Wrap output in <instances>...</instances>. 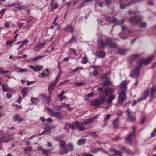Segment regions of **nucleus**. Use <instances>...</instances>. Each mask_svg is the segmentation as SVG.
<instances>
[{"mask_svg": "<svg viewBox=\"0 0 156 156\" xmlns=\"http://www.w3.org/2000/svg\"><path fill=\"white\" fill-rule=\"evenodd\" d=\"M119 54L120 55H125L126 53V51L125 49L119 48L118 49Z\"/></svg>", "mask_w": 156, "mask_h": 156, "instance_id": "c756f323", "label": "nucleus"}, {"mask_svg": "<svg viewBox=\"0 0 156 156\" xmlns=\"http://www.w3.org/2000/svg\"><path fill=\"white\" fill-rule=\"evenodd\" d=\"M17 8L20 10H21L22 9H25L27 8V7L25 5H23L19 6L17 7Z\"/></svg>", "mask_w": 156, "mask_h": 156, "instance_id": "13d9d810", "label": "nucleus"}, {"mask_svg": "<svg viewBox=\"0 0 156 156\" xmlns=\"http://www.w3.org/2000/svg\"><path fill=\"white\" fill-rule=\"evenodd\" d=\"M14 42V40L7 41L6 43V46H8L11 45Z\"/></svg>", "mask_w": 156, "mask_h": 156, "instance_id": "864d4df0", "label": "nucleus"}, {"mask_svg": "<svg viewBox=\"0 0 156 156\" xmlns=\"http://www.w3.org/2000/svg\"><path fill=\"white\" fill-rule=\"evenodd\" d=\"M84 57L83 58L81 62V63L85 64L87 63L88 62L87 58V57L85 54H84Z\"/></svg>", "mask_w": 156, "mask_h": 156, "instance_id": "7c9ffc66", "label": "nucleus"}, {"mask_svg": "<svg viewBox=\"0 0 156 156\" xmlns=\"http://www.w3.org/2000/svg\"><path fill=\"white\" fill-rule=\"evenodd\" d=\"M115 98V97L113 95L110 96L108 98L106 102L108 104L110 103Z\"/></svg>", "mask_w": 156, "mask_h": 156, "instance_id": "c85d7f7f", "label": "nucleus"}, {"mask_svg": "<svg viewBox=\"0 0 156 156\" xmlns=\"http://www.w3.org/2000/svg\"><path fill=\"white\" fill-rule=\"evenodd\" d=\"M156 92V86H153L151 88V94H154Z\"/></svg>", "mask_w": 156, "mask_h": 156, "instance_id": "e433bc0d", "label": "nucleus"}, {"mask_svg": "<svg viewBox=\"0 0 156 156\" xmlns=\"http://www.w3.org/2000/svg\"><path fill=\"white\" fill-rule=\"evenodd\" d=\"M126 98L125 93L124 92L121 91L119 94L118 97V102L119 103H122Z\"/></svg>", "mask_w": 156, "mask_h": 156, "instance_id": "9d476101", "label": "nucleus"}, {"mask_svg": "<svg viewBox=\"0 0 156 156\" xmlns=\"http://www.w3.org/2000/svg\"><path fill=\"white\" fill-rule=\"evenodd\" d=\"M125 21V19H123L122 20H121L119 21V22H118V23H116V24H115L114 26H113L112 28L114 27L116 25H121L123 23H124V22Z\"/></svg>", "mask_w": 156, "mask_h": 156, "instance_id": "49530a36", "label": "nucleus"}, {"mask_svg": "<svg viewBox=\"0 0 156 156\" xmlns=\"http://www.w3.org/2000/svg\"><path fill=\"white\" fill-rule=\"evenodd\" d=\"M37 99V98L35 97H31V101L32 104H34Z\"/></svg>", "mask_w": 156, "mask_h": 156, "instance_id": "09e8293b", "label": "nucleus"}, {"mask_svg": "<svg viewBox=\"0 0 156 156\" xmlns=\"http://www.w3.org/2000/svg\"><path fill=\"white\" fill-rule=\"evenodd\" d=\"M46 44L44 42L40 43L34 48L33 50L34 51H37L43 48L45 46Z\"/></svg>", "mask_w": 156, "mask_h": 156, "instance_id": "2eb2a0df", "label": "nucleus"}, {"mask_svg": "<svg viewBox=\"0 0 156 156\" xmlns=\"http://www.w3.org/2000/svg\"><path fill=\"white\" fill-rule=\"evenodd\" d=\"M105 18L106 20L109 22L110 23H116L117 21V19L115 18H113L112 20L110 16H105Z\"/></svg>", "mask_w": 156, "mask_h": 156, "instance_id": "f3484780", "label": "nucleus"}, {"mask_svg": "<svg viewBox=\"0 0 156 156\" xmlns=\"http://www.w3.org/2000/svg\"><path fill=\"white\" fill-rule=\"evenodd\" d=\"M106 45L110 49L115 50L117 48V44L116 43L112 42V39L108 37L106 41Z\"/></svg>", "mask_w": 156, "mask_h": 156, "instance_id": "f03ea898", "label": "nucleus"}, {"mask_svg": "<svg viewBox=\"0 0 156 156\" xmlns=\"http://www.w3.org/2000/svg\"><path fill=\"white\" fill-rule=\"evenodd\" d=\"M119 118L117 117L115 120L113 122V127L114 129H117L119 126Z\"/></svg>", "mask_w": 156, "mask_h": 156, "instance_id": "a878e982", "label": "nucleus"}, {"mask_svg": "<svg viewBox=\"0 0 156 156\" xmlns=\"http://www.w3.org/2000/svg\"><path fill=\"white\" fill-rule=\"evenodd\" d=\"M131 4L129 3L128 4H125L123 3L120 4V8L121 9H123L125 8L126 7L129 6Z\"/></svg>", "mask_w": 156, "mask_h": 156, "instance_id": "473e14b6", "label": "nucleus"}, {"mask_svg": "<svg viewBox=\"0 0 156 156\" xmlns=\"http://www.w3.org/2000/svg\"><path fill=\"white\" fill-rule=\"evenodd\" d=\"M105 98H100L96 99L94 102V105L97 106L103 103L105 101Z\"/></svg>", "mask_w": 156, "mask_h": 156, "instance_id": "9b49d317", "label": "nucleus"}, {"mask_svg": "<svg viewBox=\"0 0 156 156\" xmlns=\"http://www.w3.org/2000/svg\"><path fill=\"white\" fill-rule=\"evenodd\" d=\"M92 0H86L83 2L82 3V6H86L88 5L89 3H90Z\"/></svg>", "mask_w": 156, "mask_h": 156, "instance_id": "2f4dec72", "label": "nucleus"}, {"mask_svg": "<svg viewBox=\"0 0 156 156\" xmlns=\"http://www.w3.org/2000/svg\"><path fill=\"white\" fill-rule=\"evenodd\" d=\"M28 89L27 88H25L23 89L22 90V93L25 95L27 94Z\"/></svg>", "mask_w": 156, "mask_h": 156, "instance_id": "79ce46f5", "label": "nucleus"}, {"mask_svg": "<svg viewBox=\"0 0 156 156\" xmlns=\"http://www.w3.org/2000/svg\"><path fill=\"white\" fill-rule=\"evenodd\" d=\"M41 97L43 101L45 102L46 104H49L52 101L51 98L50 96L47 97L45 95H42Z\"/></svg>", "mask_w": 156, "mask_h": 156, "instance_id": "4468645a", "label": "nucleus"}, {"mask_svg": "<svg viewBox=\"0 0 156 156\" xmlns=\"http://www.w3.org/2000/svg\"><path fill=\"white\" fill-rule=\"evenodd\" d=\"M48 110L49 112L52 116L55 117L59 119H61L62 118V116L61 115V113L55 112L50 108H48Z\"/></svg>", "mask_w": 156, "mask_h": 156, "instance_id": "0eeeda50", "label": "nucleus"}, {"mask_svg": "<svg viewBox=\"0 0 156 156\" xmlns=\"http://www.w3.org/2000/svg\"><path fill=\"white\" fill-rule=\"evenodd\" d=\"M61 105L62 108H63L64 109L66 108H69V104H67L65 103H62Z\"/></svg>", "mask_w": 156, "mask_h": 156, "instance_id": "a19ab883", "label": "nucleus"}, {"mask_svg": "<svg viewBox=\"0 0 156 156\" xmlns=\"http://www.w3.org/2000/svg\"><path fill=\"white\" fill-rule=\"evenodd\" d=\"M64 30L66 32H72L73 31V27L70 25L67 26Z\"/></svg>", "mask_w": 156, "mask_h": 156, "instance_id": "cd10ccee", "label": "nucleus"}, {"mask_svg": "<svg viewBox=\"0 0 156 156\" xmlns=\"http://www.w3.org/2000/svg\"><path fill=\"white\" fill-rule=\"evenodd\" d=\"M114 91L113 88H110L109 87L106 88L105 90V94L106 95L113 93Z\"/></svg>", "mask_w": 156, "mask_h": 156, "instance_id": "4be33fe9", "label": "nucleus"}, {"mask_svg": "<svg viewBox=\"0 0 156 156\" xmlns=\"http://www.w3.org/2000/svg\"><path fill=\"white\" fill-rule=\"evenodd\" d=\"M66 147L67 148H64V153H67L69 151H71L73 150V146L71 144H68L67 146L66 145Z\"/></svg>", "mask_w": 156, "mask_h": 156, "instance_id": "a211bd4d", "label": "nucleus"}, {"mask_svg": "<svg viewBox=\"0 0 156 156\" xmlns=\"http://www.w3.org/2000/svg\"><path fill=\"white\" fill-rule=\"evenodd\" d=\"M121 90V91L125 92L127 89L126 83V81H124L122 83L120 86Z\"/></svg>", "mask_w": 156, "mask_h": 156, "instance_id": "412c9836", "label": "nucleus"}, {"mask_svg": "<svg viewBox=\"0 0 156 156\" xmlns=\"http://www.w3.org/2000/svg\"><path fill=\"white\" fill-rule=\"evenodd\" d=\"M154 58L153 56H151L148 57L145 59H140L138 62V66L132 70L130 76L136 77L138 76L139 75V69L142 67V65L150 63Z\"/></svg>", "mask_w": 156, "mask_h": 156, "instance_id": "f257e3e1", "label": "nucleus"}, {"mask_svg": "<svg viewBox=\"0 0 156 156\" xmlns=\"http://www.w3.org/2000/svg\"><path fill=\"white\" fill-rule=\"evenodd\" d=\"M101 149L100 148H95L94 150L92 151L91 152L93 153H96L98 152Z\"/></svg>", "mask_w": 156, "mask_h": 156, "instance_id": "6e6d98bb", "label": "nucleus"}, {"mask_svg": "<svg viewBox=\"0 0 156 156\" xmlns=\"http://www.w3.org/2000/svg\"><path fill=\"white\" fill-rule=\"evenodd\" d=\"M125 152L128 154L133 155L134 154V153L131 152V151L129 149H127L125 151Z\"/></svg>", "mask_w": 156, "mask_h": 156, "instance_id": "c03bdc74", "label": "nucleus"}, {"mask_svg": "<svg viewBox=\"0 0 156 156\" xmlns=\"http://www.w3.org/2000/svg\"><path fill=\"white\" fill-rule=\"evenodd\" d=\"M147 24L145 22H141L140 24V27L144 28L147 26Z\"/></svg>", "mask_w": 156, "mask_h": 156, "instance_id": "a18cd8bd", "label": "nucleus"}, {"mask_svg": "<svg viewBox=\"0 0 156 156\" xmlns=\"http://www.w3.org/2000/svg\"><path fill=\"white\" fill-rule=\"evenodd\" d=\"M101 84L103 86H106L111 84L110 78L108 77L106 79L103 80L101 82Z\"/></svg>", "mask_w": 156, "mask_h": 156, "instance_id": "dca6fc26", "label": "nucleus"}, {"mask_svg": "<svg viewBox=\"0 0 156 156\" xmlns=\"http://www.w3.org/2000/svg\"><path fill=\"white\" fill-rule=\"evenodd\" d=\"M110 151L114 152L115 154H114V156L115 155H118L119 156H122V152L120 151H119L113 148H111L110 149Z\"/></svg>", "mask_w": 156, "mask_h": 156, "instance_id": "b1692460", "label": "nucleus"}, {"mask_svg": "<svg viewBox=\"0 0 156 156\" xmlns=\"http://www.w3.org/2000/svg\"><path fill=\"white\" fill-rule=\"evenodd\" d=\"M138 30H135L133 31H130L127 30V33L126 34L123 33H120L118 34L119 37L123 39H125L127 38L128 37V34L130 36H132L131 34V33L133 34L134 35H136L137 34Z\"/></svg>", "mask_w": 156, "mask_h": 156, "instance_id": "7ed1b4c3", "label": "nucleus"}, {"mask_svg": "<svg viewBox=\"0 0 156 156\" xmlns=\"http://www.w3.org/2000/svg\"><path fill=\"white\" fill-rule=\"evenodd\" d=\"M28 67L33 69V70L35 72L40 71L43 68V66L41 65H37L35 66L32 65H29Z\"/></svg>", "mask_w": 156, "mask_h": 156, "instance_id": "ddd939ff", "label": "nucleus"}, {"mask_svg": "<svg viewBox=\"0 0 156 156\" xmlns=\"http://www.w3.org/2000/svg\"><path fill=\"white\" fill-rule=\"evenodd\" d=\"M58 5L57 2H55L54 5H53L52 7H51L53 8L54 9H55L58 8Z\"/></svg>", "mask_w": 156, "mask_h": 156, "instance_id": "052dcab7", "label": "nucleus"}, {"mask_svg": "<svg viewBox=\"0 0 156 156\" xmlns=\"http://www.w3.org/2000/svg\"><path fill=\"white\" fill-rule=\"evenodd\" d=\"M24 45L22 43L20 45V46L17 48V50H19L20 49L23 48L24 47Z\"/></svg>", "mask_w": 156, "mask_h": 156, "instance_id": "69168bd1", "label": "nucleus"}, {"mask_svg": "<svg viewBox=\"0 0 156 156\" xmlns=\"http://www.w3.org/2000/svg\"><path fill=\"white\" fill-rule=\"evenodd\" d=\"M85 129V128L83 126L79 124V130L83 131Z\"/></svg>", "mask_w": 156, "mask_h": 156, "instance_id": "603ef678", "label": "nucleus"}, {"mask_svg": "<svg viewBox=\"0 0 156 156\" xmlns=\"http://www.w3.org/2000/svg\"><path fill=\"white\" fill-rule=\"evenodd\" d=\"M14 121H17L18 123L21 122L23 121V119L21 118L18 114L15 115L14 117Z\"/></svg>", "mask_w": 156, "mask_h": 156, "instance_id": "bb28decb", "label": "nucleus"}, {"mask_svg": "<svg viewBox=\"0 0 156 156\" xmlns=\"http://www.w3.org/2000/svg\"><path fill=\"white\" fill-rule=\"evenodd\" d=\"M9 72V71H4L1 68H0V73L2 74H5Z\"/></svg>", "mask_w": 156, "mask_h": 156, "instance_id": "5fc2aeb1", "label": "nucleus"}, {"mask_svg": "<svg viewBox=\"0 0 156 156\" xmlns=\"http://www.w3.org/2000/svg\"><path fill=\"white\" fill-rule=\"evenodd\" d=\"M132 132L130 133L125 138V140L129 143H131L132 141L131 138L135 136V133L136 131V128L135 126H133L132 127Z\"/></svg>", "mask_w": 156, "mask_h": 156, "instance_id": "423d86ee", "label": "nucleus"}, {"mask_svg": "<svg viewBox=\"0 0 156 156\" xmlns=\"http://www.w3.org/2000/svg\"><path fill=\"white\" fill-rule=\"evenodd\" d=\"M60 146L61 147L64 148L66 146L65 142L62 141H61L60 143Z\"/></svg>", "mask_w": 156, "mask_h": 156, "instance_id": "8fccbe9b", "label": "nucleus"}, {"mask_svg": "<svg viewBox=\"0 0 156 156\" xmlns=\"http://www.w3.org/2000/svg\"><path fill=\"white\" fill-rule=\"evenodd\" d=\"M9 58L12 59V60L14 61L15 59H16V56H14L12 55H11L9 56Z\"/></svg>", "mask_w": 156, "mask_h": 156, "instance_id": "774afa93", "label": "nucleus"}, {"mask_svg": "<svg viewBox=\"0 0 156 156\" xmlns=\"http://www.w3.org/2000/svg\"><path fill=\"white\" fill-rule=\"evenodd\" d=\"M93 75L95 77H98L99 75V73L96 70H94L93 71Z\"/></svg>", "mask_w": 156, "mask_h": 156, "instance_id": "4d7b16f0", "label": "nucleus"}, {"mask_svg": "<svg viewBox=\"0 0 156 156\" xmlns=\"http://www.w3.org/2000/svg\"><path fill=\"white\" fill-rule=\"evenodd\" d=\"M149 94V90H146L145 91L144 94V96L138 99L137 100H135L134 99L133 100V103L132 104V105L133 106H134L136 104L137 102L140 101H142L146 99L147 96Z\"/></svg>", "mask_w": 156, "mask_h": 156, "instance_id": "20e7f679", "label": "nucleus"}, {"mask_svg": "<svg viewBox=\"0 0 156 156\" xmlns=\"http://www.w3.org/2000/svg\"><path fill=\"white\" fill-rule=\"evenodd\" d=\"M6 96L8 99H9L12 97V95L11 94L8 93L6 94Z\"/></svg>", "mask_w": 156, "mask_h": 156, "instance_id": "338daca9", "label": "nucleus"}, {"mask_svg": "<svg viewBox=\"0 0 156 156\" xmlns=\"http://www.w3.org/2000/svg\"><path fill=\"white\" fill-rule=\"evenodd\" d=\"M89 134H91L94 137L96 138L97 136V135L96 134V133L95 132H91L88 133Z\"/></svg>", "mask_w": 156, "mask_h": 156, "instance_id": "3c124183", "label": "nucleus"}, {"mask_svg": "<svg viewBox=\"0 0 156 156\" xmlns=\"http://www.w3.org/2000/svg\"><path fill=\"white\" fill-rule=\"evenodd\" d=\"M44 56V55H40V56L38 55V56H37L36 57H34V58H32L31 59V60H33V61H36L37 60H38L39 58H41L42 57H43Z\"/></svg>", "mask_w": 156, "mask_h": 156, "instance_id": "58836bf2", "label": "nucleus"}, {"mask_svg": "<svg viewBox=\"0 0 156 156\" xmlns=\"http://www.w3.org/2000/svg\"><path fill=\"white\" fill-rule=\"evenodd\" d=\"M96 56L99 58H103L105 56V53L103 51H98L96 53Z\"/></svg>", "mask_w": 156, "mask_h": 156, "instance_id": "393cba45", "label": "nucleus"}, {"mask_svg": "<svg viewBox=\"0 0 156 156\" xmlns=\"http://www.w3.org/2000/svg\"><path fill=\"white\" fill-rule=\"evenodd\" d=\"M98 45L99 48L103 49L105 45V43L102 39H99L98 41Z\"/></svg>", "mask_w": 156, "mask_h": 156, "instance_id": "5701e85b", "label": "nucleus"}, {"mask_svg": "<svg viewBox=\"0 0 156 156\" xmlns=\"http://www.w3.org/2000/svg\"><path fill=\"white\" fill-rule=\"evenodd\" d=\"M11 23V22H6L4 23V25L5 27H8L10 26V23Z\"/></svg>", "mask_w": 156, "mask_h": 156, "instance_id": "bf43d9fd", "label": "nucleus"}, {"mask_svg": "<svg viewBox=\"0 0 156 156\" xmlns=\"http://www.w3.org/2000/svg\"><path fill=\"white\" fill-rule=\"evenodd\" d=\"M111 116V115L110 114H108L107 115H106L104 117V120L105 121L108 120Z\"/></svg>", "mask_w": 156, "mask_h": 156, "instance_id": "de8ad7c7", "label": "nucleus"}, {"mask_svg": "<svg viewBox=\"0 0 156 156\" xmlns=\"http://www.w3.org/2000/svg\"><path fill=\"white\" fill-rule=\"evenodd\" d=\"M57 83V82L56 81H55L52 83L50 85H48V90L49 93L51 94V93L52 90Z\"/></svg>", "mask_w": 156, "mask_h": 156, "instance_id": "6ab92c4d", "label": "nucleus"}, {"mask_svg": "<svg viewBox=\"0 0 156 156\" xmlns=\"http://www.w3.org/2000/svg\"><path fill=\"white\" fill-rule=\"evenodd\" d=\"M14 138L13 135L5 136L3 137V141L5 143H7L13 140Z\"/></svg>", "mask_w": 156, "mask_h": 156, "instance_id": "1a4fd4ad", "label": "nucleus"}, {"mask_svg": "<svg viewBox=\"0 0 156 156\" xmlns=\"http://www.w3.org/2000/svg\"><path fill=\"white\" fill-rule=\"evenodd\" d=\"M65 93L64 91H62L58 95L59 98L60 99L61 101H62L64 99L63 94Z\"/></svg>", "mask_w": 156, "mask_h": 156, "instance_id": "f704fd0d", "label": "nucleus"}, {"mask_svg": "<svg viewBox=\"0 0 156 156\" xmlns=\"http://www.w3.org/2000/svg\"><path fill=\"white\" fill-rule=\"evenodd\" d=\"M97 90L100 93H101L103 92V89L101 87L98 88H97Z\"/></svg>", "mask_w": 156, "mask_h": 156, "instance_id": "680f3d73", "label": "nucleus"}, {"mask_svg": "<svg viewBox=\"0 0 156 156\" xmlns=\"http://www.w3.org/2000/svg\"><path fill=\"white\" fill-rule=\"evenodd\" d=\"M53 108L57 111H60L61 110V108H62L61 105H57L53 107Z\"/></svg>", "mask_w": 156, "mask_h": 156, "instance_id": "72a5a7b5", "label": "nucleus"}, {"mask_svg": "<svg viewBox=\"0 0 156 156\" xmlns=\"http://www.w3.org/2000/svg\"><path fill=\"white\" fill-rule=\"evenodd\" d=\"M85 139H81L79 140V145H81L84 144L85 143Z\"/></svg>", "mask_w": 156, "mask_h": 156, "instance_id": "c9c22d12", "label": "nucleus"}, {"mask_svg": "<svg viewBox=\"0 0 156 156\" xmlns=\"http://www.w3.org/2000/svg\"><path fill=\"white\" fill-rule=\"evenodd\" d=\"M45 130L44 132L45 133H50L51 128L50 126H47L45 128Z\"/></svg>", "mask_w": 156, "mask_h": 156, "instance_id": "37998d69", "label": "nucleus"}, {"mask_svg": "<svg viewBox=\"0 0 156 156\" xmlns=\"http://www.w3.org/2000/svg\"><path fill=\"white\" fill-rule=\"evenodd\" d=\"M32 147H27L25 149V152L31 151L32 150Z\"/></svg>", "mask_w": 156, "mask_h": 156, "instance_id": "e2e57ef3", "label": "nucleus"}, {"mask_svg": "<svg viewBox=\"0 0 156 156\" xmlns=\"http://www.w3.org/2000/svg\"><path fill=\"white\" fill-rule=\"evenodd\" d=\"M75 38V37H72L70 39V40L69 41L67 42V44H71L72 42L73 41V40L74 38Z\"/></svg>", "mask_w": 156, "mask_h": 156, "instance_id": "0e129e2a", "label": "nucleus"}, {"mask_svg": "<svg viewBox=\"0 0 156 156\" xmlns=\"http://www.w3.org/2000/svg\"><path fill=\"white\" fill-rule=\"evenodd\" d=\"M142 19V18L141 16H135L130 18L129 20V21L130 23L136 24L141 21Z\"/></svg>", "mask_w": 156, "mask_h": 156, "instance_id": "6e6552de", "label": "nucleus"}, {"mask_svg": "<svg viewBox=\"0 0 156 156\" xmlns=\"http://www.w3.org/2000/svg\"><path fill=\"white\" fill-rule=\"evenodd\" d=\"M98 116H94L92 118L90 119H87V121L86 122H83V123L85 125L87 124H90L94 122V121L97 118Z\"/></svg>", "mask_w": 156, "mask_h": 156, "instance_id": "aec40b11", "label": "nucleus"}, {"mask_svg": "<svg viewBox=\"0 0 156 156\" xmlns=\"http://www.w3.org/2000/svg\"><path fill=\"white\" fill-rule=\"evenodd\" d=\"M126 111L128 115V120L129 122L135 121L136 118L134 114L130 111L129 108H128Z\"/></svg>", "mask_w": 156, "mask_h": 156, "instance_id": "39448f33", "label": "nucleus"}, {"mask_svg": "<svg viewBox=\"0 0 156 156\" xmlns=\"http://www.w3.org/2000/svg\"><path fill=\"white\" fill-rule=\"evenodd\" d=\"M28 69H23L21 68H20L18 69V70L17 71L18 73H24L27 71Z\"/></svg>", "mask_w": 156, "mask_h": 156, "instance_id": "4c0bfd02", "label": "nucleus"}, {"mask_svg": "<svg viewBox=\"0 0 156 156\" xmlns=\"http://www.w3.org/2000/svg\"><path fill=\"white\" fill-rule=\"evenodd\" d=\"M43 153L46 155H47L49 153L51 152V149H49L47 150H42Z\"/></svg>", "mask_w": 156, "mask_h": 156, "instance_id": "ea45409f", "label": "nucleus"}, {"mask_svg": "<svg viewBox=\"0 0 156 156\" xmlns=\"http://www.w3.org/2000/svg\"><path fill=\"white\" fill-rule=\"evenodd\" d=\"M65 125L69 127L72 130L78 128V122H76L74 124H71L70 123L66 122Z\"/></svg>", "mask_w": 156, "mask_h": 156, "instance_id": "f8f14e48", "label": "nucleus"}]
</instances>
